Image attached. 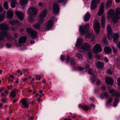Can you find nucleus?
<instances>
[{"label": "nucleus", "mask_w": 120, "mask_h": 120, "mask_svg": "<svg viewBox=\"0 0 120 120\" xmlns=\"http://www.w3.org/2000/svg\"><path fill=\"white\" fill-rule=\"evenodd\" d=\"M102 51L101 47L98 44H97L94 46L93 50V52L94 53H97L101 52Z\"/></svg>", "instance_id": "7"}, {"label": "nucleus", "mask_w": 120, "mask_h": 120, "mask_svg": "<svg viewBox=\"0 0 120 120\" xmlns=\"http://www.w3.org/2000/svg\"><path fill=\"white\" fill-rule=\"evenodd\" d=\"M107 36L109 40L112 39V31L110 25L108 24L107 25Z\"/></svg>", "instance_id": "9"}, {"label": "nucleus", "mask_w": 120, "mask_h": 120, "mask_svg": "<svg viewBox=\"0 0 120 120\" xmlns=\"http://www.w3.org/2000/svg\"><path fill=\"white\" fill-rule=\"evenodd\" d=\"M70 57L69 56H68L66 58V62L67 63L69 62L70 60Z\"/></svg>", "instance_id": "47"}, {"label": "nucleus", "mask_w": 120, "mask_h": 120, "mask_svg": "<svg viewBox=\"0 0 120 120\" xmlns=\"http://www.w3.org/2000/svg\"><path fill=\"white\" fill-rule=\"evenodd\" d=\"M96 66L98 68L101 69L104 67V63L100 61L98 62L96 64Z\"/></svg>", "instance_id": "22"}, {"label": "nucleus", "mask_w": 120, "mask_h": 120, "mask_svg": "<svg viewBox=\"0 0 120 120\" xmlns=\"http://www.w3.org/2000/svg\"><path fill=\"white\" fill-rule=\"evenodd\" d=\"M95 105L93 104H91L90 105V109L91 107H93L94 108L95 107Z\"/></svg>", "instance_id": "60"}, {"label": "nucleus", "mask_w": 120, "mask_h": 120, "mask_svg": "<svg viewBox=\"0 0 120 120\" xmlns=\"http://www.w3.org/2000/svg\"><path fill=\"white\" fill-rule=\"evenodd\" d=\"M113 100V98L112 97L109 98L106 104V106L108 107V105H110V103Z\"/></svg>", "instance_id": "30"}, {"label": "nucleus", "mask_w": 120, "mask_h": 120, "mask_svg": "<svg viewBox=\"0 0 120 120\" xmlns=\"http://www.w3.org/2000/svg\"><path fill=\"white\" fill-rule=\"evenodd\" d=\"M87 54L90 59H91L92 58V52L91 51H89L87 52Z\"/></svg>", "instance_id": "44"}, {"label": "nucleus", "mask_w": 120, "mask_h": 120, "mask_svg": "<svg viewBox=\"0 0 120 120\" xmlns=\"http://www.w3.org/2000/svg\"><path fill=\"white\" fill-rule=\"evenodd\" d=\"M112 21L113 23H116L117 22L118 19L120 17V8H117L116 10L115 16L112 17Z\"/></svg>", "instance_id": "2"}, {"label": "nucleus", "mask_w": 120, "mask_h": 120, "mask_svg": "<svg viewBox=\"0 0 120 120\" xmlns=\"http://www.w3.org/2000/svg\"><path fill=\"white\" fill-rule=\"evenodd\" d=\"M80 60H81L83 58L82 56V54L79 53H77L76 55Z\"/></svg>", "instance_id": "35"}, {"label": "nucleus", "mask_w": 120, "mask_h": 120, "mask_svg": "<svg viewBox=\"0 0 120 120\" xmlns=\"http://www.w3.org/2000/svg\"><path fill=\"white\" fill-rule=\"evenodd\" d=\"M6 35H5V37H7V38L10 40H12V38L11 36V34L10 33L6 32Z\"/></svg>", "instance_id": "37"}, {"label": "nucleus", "mask_w": 120, "mask_h": 120, "mask_svg": "<svg viewBox=\"0 0 120 120\" xmlns=\"http://www.w3.org/2000/svg\"><path fill=\"white\" fill-rule=\"evenodd\" d=\"M16 91L13 90L11 92L10 95L12 98H14L16 96Z\"/></svg>", "instance_id": "33"}, {"label": "nucleus", "mask_w": 120, "mask_h": 120, "mask_svg": "<svg viewBox=\"0 0 120 120\" xmlns=\"http://www.w3.org/2000/svg\"><path fill=\"white\" fill-rule=\"evenodd\" d=\"M18 99H14L13 100V101L12 103H15L16 102L18 101Z\"/></svg>", "instance_id": "61"}, {"label": "nucleus", "mask_w": 120, "mask_h": 120, "mask_svg": "<svg viewBox=\"0 0 120 120\" xmlns=\"http://www.w3.org/2000/svg\"><path fill=\"white\" fill-rule=\"evenodd\" d=\"M104 51L107 54H109L112 52V50L110 47L106 46L104 49Z\"/></svg>", "instance_id": "24"}, {"label": "nucleus", "mask_w": 120, "mask_h": 120, "mask_svg": "<svg viewBox=\"0 0 120 120\" xmlns=\"http://www.w3.org/2000/svg\"><path fill=\"white\" fill-rule=\"evenodd\" d=\"M26 31L30 34L31 37L32 38H35L37 36V32L33 30L31 28H27Z\"/></svg>", "instance_id": "5"}, {"label": "nucleus", "mask_w": 120, "mask_h": 120, "mask_svg": "<svg viewBox=\"0 0 120 120\" xmlns=\"http://www.w3.org/2000/svg\"><path fill=\"white\" fill-rule=\"evenodd\" d=\"M27 71V69H23L22 70V71L24 73L25 72H26Z\"/></svg>", "instance_id": "64"}, {"label": "nucleus", "mask_w": 120, "mask_h": 120, "mask_svg": "<svg viewBox=\"0 0 120 120\" xmlns=\"http://www.w3.org/2000/svg\"><path fill=\"white\" fill-rule=\"evenodd\" d=\"M102 95H103L106 98H108L109 96V94L108 93L103 92L102 94Z\"/></svg>", "instance_id": "45"}, {"label": "nucleus", "mask_w": 120, "mask_h": 120, "mask_svg": "<svg viewBox=\"0 0 120 120\" xmlns=\"http://www.w3.org/2000/svg\"><path fill=\"white\" fill-rule=\"evenodd\" d=\"M20 2L19 3L22 6L26 5L27 3L28 0H20Z\"/></svg>", "instance_id": "29"}, {"label": "nucleus", "mask_w": 120, "mask_h": 120, "mask_svg": "<svg viewBox=\"0 0 120 120\" xmlns=\"http://www.w3.org/2000/svg\"><path fill=\"white\" fill-rule=\"evenodd\" d=\"M20 103H21L22 105L25 108L29 107V103H28L26 99L23 98L19 102Z\"/></svg>", "instance_id": "10"}, {"label": "nucleus", "mask_w": 120, "mask_h": 120, "mask_svg": "<svg viewBox=\"0 0 120 120\" xmlns=\"http://www.w3.org/2000/svg\"><path fill=\"white\" fill-rule=\"evenodd\" d=\"M100 1V0H92L91 4V9L94 10L95 9L96 7L97 4L99 3Z\"/></svg>", "instance_id": "8"}, {"label": "nucleus", "mask_w": 120, "mask_h": 120, "mask_svg": "<svg viewBox=\"0 0 120 120\" xmlns=\"http://www.w3.org/2000/svg\"><path fill=\"white\" fill-rule=\"evenodd\" d=\"M82 40L81 39H79L77 41V42L76 44V47H78L81 44L82 42Z\"/></svg>", "instance_id": "38"}, {"label": "nucleus", "mask_w": 120, "mask_h": 120, "mask_svg": "<svg viewBox=\"0 0 120 120\" xmlns=\"http://www.w3.org/2000/svg\"><path fill=\"white\" fill-rule=\"evenodd\" d=\"M90 46L89 45L86 43L83 44L82 45L81 49L87 51L90 49Z\"/></svg>", "instance_id": "15"}, {"label": "nucleus", "mask_w": 120, "mask_h": 120, "mask_svg": "<svg viewBox=\"0 0 120 120\" xmlns=\"http://www.w3.org/2000/svg\"><path fill=\"white\" fill-rule=\"evenodd\" d=\"M117 83L118 85L120 86V77L117 79Z\"/></svg>", "instance_id": "55"}, {"label": "nucleus", "mask_w": 120, "mask_h": 120, "mask_svg": "<svg viewBox=\"0 0 120 120\" xmlns=\"http://www.w3.org/2000/svg\"><path fill=\"white\" fill-rule=\"evenodd\" d=\"M53 23L52 20H50L48 21L46 26V29L49 30L53 26Z\"/></svg>", "instance_id": "18"}, {"label": "nucleus", "mask_w": 120, "mask_h": 120, "mask_svg": "<svg viewBox=\"0 0 120 120\" xmlns=\"http://www.w3.org/2000/svg\"><path fill=\"white\" fill-rule=\"evenodd\" d=\"M99 89V88H95L94 89V93H97Z\"/></svg>", "instance_id": "59"}, {"label": "nucleus", "mask_w": 120, "mask_h": 120, "mask_svg": "<svg viewBox=\"0 0 120 120\" xmlns=\"http://www.w3.org/2000/svg\"><path fill=\"white\" fill-rule=\"evenodd\" d=\"M112 2V0H108V2L106 5V9L110 7L111 5Z\"/></svg>", "instance_id": "31"}, {"label": "nucleus", "mask_w": 120, "mask_h": 120, "mask_svg": "<svg viewBox=\"0 0 120 120\" xmlns=\"http://www.w3.org/2000/svg\"><path fill=\"white\" fill-rule=\"evenodd\" d=\"M10 24L11 25H15V24H17L18 25H20L21 23L19 22L18 20H12L10 21Z\"/></svg>", "instance_id": "26"}, {"label": "nucleus", "mask_w": 120, "mask_h": 120, "mask_svg": "<svg viewBox=\"0 0 120 120\" xmlns=\"http://www.w3.org/2000/svg\"><path fill=\"white\" fill-rule=\"evenodd\" d=\"M107 73L108 74L111 75L112 74V72L111 70H110L109 69L107 70Z\"/></svg>", "instance_id": "52"}, {"label": "nucleus", "mask_w": 120, "mask_h": 120, "mask_svg": "<svg viewBox=\"0 0 120 120\" xmlns=\"http://www.w3.org/2000/svg\"><path fill=\"white\" fill-rule=\"evenodd\" d=\"M9 29L8 26L7 24L4 23L0 24V30L6 31Z\"/></svg>", "instance_id": "14"}, {"label": "nucleus", "mask_w": 120, "mask_h": 120, "mask_svg": "<svg viewBox=\"0 0 120 120\" xmlns=\"http://www.w3.org/2000/svg\"><path fill=\"white\" fill-rule=\"evenodd\" d=\"M90 18V13L89 12H87L85 14L84 17V20L85 21H88Z\"/></svg>", "instance_id": "21"}, {"label": "nucleus", "mask_w": 120, "mask_h": 120, "mask_svg": "<svg viewBox=\"0 0 120 120\" xmlns=\"http://www.w3.org/2000/svg\"><path fill=\"white\" fill-rule=\"evenodd\" d=\"M101 82L100 80H98L96 82V84L98 85H100L101 84Z\"/></svg>", "instance_id": "56"}, {"label": "nucleus", "mask_w": 120, "mask_h": 120, "mask_svg": "<svg viewBox=\"0 0 120 120\" xmlns=\"http://www.w3.org/2000/svg\"><path fill=\"white\" fill-rule=\"evenodd\" d=\"M70 63L71 65H74L75 64V62L73 58H71L70 59Z\"/></svg>", "instance_id": "41"}, {"label": "nucleus", "mask_w": 120, "mask_h": 120, "mask_svg": "<svg viewBox=\"0 0 120 120\" xmlns=\"http://www.w3.org/2000/svg\"><path fill=\"white\" fill-rule=\"evenodd\" d=\"M47 10L45 9L41 13L39 16V17L44 18L47 15Z\"/></svg>", "instance_id": "20"}, {"label": "nucleus", "mask_w": 120, "mask_h": 120, "mask_svg": "<svg viewBox=\"0 0 120 120\" xmlns=\"http://www.w3.org/2000/svg\"><path fill=\"white\" fill-rule=\"evenodd\" d=\"M44 21V19H43L41 18L39 20V22L41 24L43 23Z\"/></svg>", "instance_id": "49"}, {"label": "nucleus", "mask_w": 120, "mask_h": 120, "mask_svg": "<svg viewBox=\"0 0 120 120\" xmlns=\"http://www.w3.org/2000/svg\"><path fill=\"white\" fill-rule=\"evenodd\" d=\"M96 58L98 59H100L101 58V56L100 55L98 54H97L95 56Z\"/></svg>", "instance_id": "58"}, {"label": "nucleus", "mask_w": 120, "mask_h": 120, "mask_svg": "<svg viewBox=\"0 0 120 120\" xmlns=\"http://www.w3.org/2000/svg\"><path fill=\"white\" fill-rule=\"evenodd\" d=\"M6 46L8 48H10L11 47V45L9 43H6Z\"/></svg>", "instance_id": "53"}, {"label": "nucleus", "mask_w": 120, "mask_h": 120, "mask_svg": "<svg viewBox=\"0 0 120 120\" xmlns=\"http://www.w3.org/2000/svg\"><path fill=\"white\" fill-rule=\"evenodd\" d=\"M6 32L2 31L0 33V40H3L6 35Z\"/></svg>", "instance_id": "25"}, {"label": "nucleus", "mask_w": 120, "mask_h": 120, "mask_svg": "<svg viewBox=\"0 0 120 120\" xmlns=\"http://www.w3.org/2000/svg\"><path fill=\"white\" fill-rule=\"evenodd\" d=\"M118 38L119 35L118 33H116L114 34L113 40L114 42L116 43L118 41Z\"/></svg>", "instance_id": "28"}, {"label": "nucleus", "mask_w": 120, "mask_h": 120, "mask_svg": "<svg viewBox=\"0 0 120 120\" xmlns=\"http://www.w3.org/2000/svg\"><path fill=\"white\" fill-rule=\"evenodd\" d=\"M112 48L113 49V52L115 53H116L117 52V49L115 48L114 46H113L112 47Z\"/></svg>", "instance_id": "51"}, {"label": "nucleus", "mask_w": 120, "mask_h": 120, "mask_svg": "<svg viewBox=\"0 0 120 120\" xmlns=\"http://www.w3.org/2000/svg\"><path fill=\"white\" fill-rule=\"evenodd\" d=\"M34 28L38 30H39L40 29V26L39 24H35L34 26Z\"/></svg>", "instance_id": "40"}, {"label": "nucleus", "mask_w": 120, "mask_h": 120, "mask_svg": "<svg viewBox=\"0 0 120 120\" xmlns=\"http://www.w3.org/2000/svg\"><path fill=\"white\" fill-rule=\"evenodd\" d=\"M28 20L29 22H31L34 20V17H32L30 16L28 18Z\"/></svg>", "instance_id": "46"}, {"label": "nucleus", "mask_w": 120, "mask_h": 120, "mask_svg": "<svg viewBox=\"0 0 120 120\" xmlns=\"http://www.w3.org/2000/svg\"><path fill=\"white\" fill-rule=\"evenodd\" d=\"M77 69L80 71L83 70H84V68L80 66L77 67Z\"/></svg>", "instance_id": "48"}, {"label": "nucleus", "mask_w": 120, "mask_h": 120, "mask_svg": "<svg viewBox=\"0 0 120 120\" xmlns=\"http://www.w3.org/2000/svg\"><path fill=\"white\" fill-rule=\"evenodd\" d=\"M118 100L119 99L118 98L116 97L115 98L114 101L113 102L114 107H115L117 106Z\"/></svg>", "instance_id": "34"}, {"label": "nucleus", "mask_w": 120, "mask_h": 120, "mask_svg": "<svg viewBox=\"0 0 120 120\" xmlns=\"http://www.w3.org/2000/svg\"><path fill=\"white\" fill-rule=\"evenodd\" d=\"M13 11H9L7 13V17L8 18L11 19L13 16Z\"/></svg>", "instance_id": "23"}, {"label": "nucleus", "mask_w": 120, "mask_h": 120, "mask_svg": "<svg viewBox=\"0 0 120 120\" xmlns=\"http://www.w3.org/2000/svg\"><path fill=\"white\" fill-rule=\"evenodd\" d=\"M4 87H2L0 88V92H1L4 90Z\"/></svg>", "instance_id": "62"}, {"label": "nucleus", "mask_w": 120, "mask_h": 120, "mask_svg": "<svg viewBox=\"0 0 120 120\" xmlns=\"http://www.w3.org/2000/svg\"><path fill=\"white\" fill-rule=\"evenodd\" d=\"M109 92L110 94H112V96H116L118 97H120V92L116 91L112 89L109 90Z\"/></svg>", "instance_id": "11"}, {"label": "nucleus", "mask_w": 120, "mask_h": 120, "mask_svg": "<svg viewBox=\"0 0 120 120\" xmlns=\"http://www.w3.org/2000/svg\"><path fill=\"white\" fill-rule=\"evenodd\" d=\"M5 17L4 14H0V22H2L3 21L5 18Z\"/></svg>", "instance_id": "42"}, {"label": "nucleus", "mask_w": 120, "mask_h": 120, "mask_svg": "<svg viewBox=\"0 0 120 120\" xmlns=\"http://www.w3.org/2000/svg\"><path fill=\"white\" fill-rule=\"evenodd\" d=\"M106 18L105 16H102L101 18V23L103 27H104L105 25Z\"/></svg>", "instance_id": "27"}, {"label": "nucleus", "mask_w": 120, "mask_h": 120, "mask_svg": "<svg viewBox=\"0 0 120 120\" xmlns=\"http://www.w3.org/2000/svg\"><path fill=\"white\" fill-rule=\"evenodd\" d=\"M82 109L85 111H87L89 110H90V107L84 105L83 106Z\"/></svg>", "instance_id": "39"}, {"label": "nucleus", "mask_w": 120, "mask_h": 120, "mask_svg": "<svg viewBox=\"0 0 120 120\" xmlns=\"http://www.w3.org/2000/svg\"><path fill=\"white\" fill-rule=\"evenodd\" d=\"M16 2L15 0H12L11 2V5L13 8H14L16 6Z\"/></svg>", "instance_id": "32"}, {"label": "nucleus", "mask_w": 120, "mask_h": 120, "mask_svg": "<svg viewBox=\"0 0 120 120\" xmlns=\"http://www.w3.org/2000/svg\"><path fill=\"white\" fill-rule=\"evenodd\" d=\"M59 11V7L58 4L57 3H54L52 7V11L54 15H57Z\"/></svg>", "instance_id": "6"}, {"label": "nucleus", "mask_w": 120, "mask_h": 120, "mask_svg": "<svg viewBox=\"0 0 120 120\" xmlns=\"http://www.w3.org/2000/svg\"><path fill=\"white\" fill-rule=\"evenodd\" d=\"M26 40V37H21L18 40V42L20 44L24 43H25Z\"/></svg>", "instance_id": "19"}, {"label": "nucleus", "mask_w": 120, "mask_h": 120, "mask_svg": "<svg viewBox=\"0 0 120 120\" xmlns=\"http://www.w3.org/2000/svg\"><path fill=\"white\" fill-rule=\"evenodd\" d=\"M65 58V56L64 55H61L60 56V59L62 61H64Z\"/></svg>", "instance_id": "50"}, {"label": "nucleus", "mask_w": 120, "mask_h": 120, "mask_svg": "<svg viewBox=\"0 0 120 120\" xmlns=\"http://www.w3.org/2000/svg\"><path fill=\"white\" fill-rule=\"evenodd\" d=\"M88 74L90 75L92 73V71L91 69H89L88 71Z\"/></svg>", "instance_id": "57"}, {"label": "nucleus", "mask_w": 120, "mask_h": 120, "mask_svg": "<svg viewBox=\"0 0 120 120\" xmlns=\"http://www.w3.org/2000/svg\"><path fill=\"white\" fill-rule=\"evenodd\" d=\"M105 82L107 84L112 85L113 84V81L112 79L110 77H108L105 79Z\"/></svg>", "instance_id": "16"}, {"label": "nucleus", "mask_w": 120, "mask_h": 120, "mask_svg": "<svg viewBox=\"0 0 120 120\" xmlns=\"http://www.w3.org/2000/svg\"><path fill=\"white\" fill-rule=\"evenodd\" d=\"M8 94V91L7 90H6L3 93L1 94V95L3 96V97L4 96H6Z\"/></svg>", "instance_id": "43"}, {"label": "nucleus", "mask_w": 120, "mask_h": 120, "mask_svg": "<svg viewBox=\"0 0 120 120\" xmlns=\"http://www.w3.org/2000/svg\"><path fill=\"white\" fill-rule=\"evenodd\" d=\"M104 4L103 3H101L100 5V8L98 14V15L101 16L103 14L104 11Z\"/></svg>", "instance_id": "12"}, {"label": "nucleus", "mask_w": 120, "mask_h": 120, "mask_svg": "<svg viewBox=\"0 0 120 120\" xmlns=\"http://www.w3.org/2000/svg\"><path fill=\"white\" fill-rule=\"evenodd\" d=\"M114 11L112 9H110L108 13L107 18H109L115 16V15H114Z\"/></svg>", "instance_id": "17"}, {"label": "nucleus", "mask_w": 120, "mask_h": 120, "mask_svg": "<svg viewBox=\"0 0 120 120\" xmlns=\"http://www.w3.org/2000/svg\"><path fill=\"white\" fill-rule=\"evenodd\" d=\"M93 28L96 34H99L100 33V24L99 22L96 20H95L94 22Z\"/></svg>", "instance_id": "3"}, {"label": "nucleus", "mask_w": 120, "mask_h": 120, "mask_svg": "<svg viewBox=\"0 0 120 120\" xmlns=\"http://www.w3.org/2000/svg\"><path fill=\"white\" fill-rule=\"evenodd\" d=\"M104 61L106 63H108L109 62V60L106 57L104 58Z\"/></svg>", "instance_id": "54"}, {"label": "nucleus", "mask_w": 120, "mask_h": 120, "mask_svg": "<svg viewBox=\"0 0 120 120\" xmlns=\"http://www.w3.org/2000/svg\"><path fill=\"white\" fill-rule=\"evenodd\" d=\"M90 26L89 23H87L85 25L80 26L79 31L81 34L82 35H84L86 33L85 37L87 38H90L93 37V39H94V36L92 32L90 33Z\"/></svg>", "instance_id": "1"}, {"label": "nucleus", "mask_w": 120, "mask_h": 120, "mask_svg": "<svg viewBox=\"0 0 120 120\" xmlns=\"http://www.w3.org/2000/svg\"><path fill=\"white\" fill-rule=\"evenodd\" d=\"M15 14L18 17V18L20 20H23L24 17V14L23 13L17 11H15Z\"/></svg>", "instance_id": "13"}, {"label": "nucleus", "mask_w": 120, "mask_h": 120, "mask_svg": "<svg viewBox=\"0 0 120 120\" xmlns=\"http://www.w3.org/2000/svg\"><path fill=\"white\" fill-rule=\"evenodd\" d=\"M12 87V85H11L10 86H8L7 87V88L9 90H11V88Z\"/></svg>", "instance_id": "63"}, {"label": "nucleus", "mask_w": 120, "mask_h": 120, "mask_svg": "<svg viewBox=\"0 0 120 120\" xmlns=\"http://www.w3.org/2000/svg\"><path fill=\"white\" fill-rule=\"evenodd\" d=\"M27 11L30 15H34L38 13V10L35 7H31L28 9Z\"/></svg>", "instance_id": "4"}, {"label": "nucleus", "mask_w": 120, "mask_h": 120, "mask_svg": "<svg viewBox=\"0 0 120 120\" xmlns=\"http://www.w3.org/2000/svg\"><path fill=\"white\" fill-rule=\"evenodd\" d=\"M3 5L6 9H8V4L7 1H6L4 2Z\"/></svg>", "instance_id": "36"}]
</instances>
